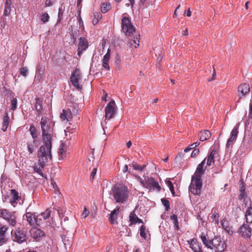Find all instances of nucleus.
<instances>
[{
    "instance_id": "nucleus-1",
    "label": "nucleus",
    "mask_w": 252,
    "mask_h": 252,
    "mask_svg": "<svg viewBox=\"0 0 252 252\" xmlns=\"http://www.w3.org/2000/svg\"><path fill=\"white\" fill-rule=\"evenodd\" d=\"M42 136L44 145L40 147L37 157L42 166L51 158L52 139L54 135L55 124L46 117H42L40 121Z\"/></svg>"
},
{
    "instance_id": "nucleus-2",
    "label": "nucleus",
    "mask_w": 252,
    "mask_h": 252,
    "mask_svg": "<svg viewBox=\"0 0 252 252\" xmlns=\"http://www.w3.org/2000/svg\"><path fill=\"white\" fill-rule=\"evenodd\" d=\"M127 187L123 184H116L112 189V194L116 203H124L129 196Z\"/></svg>"
},
{
    "instance_id": "nucleus-3",
    "label": "nucleus",
    "mask_w": 252,
    "mask_h": 252,
    "mask_svg": "<svg viewBox=\"0 0 252 252\" xmlns=\"http://www.w3.org/2000/svg\"><path fill=\"white\" fill-rule=\"evenodd\" d=\"M11 236L12 240L18 244L26 242L28 238L27 231L22 227L13 228L11 231Z\"/></svg>"
},
{
    "instance_id": "nucleus-4",
    "label": "nucleus",
    "mask_w": 252,
    "mask_h": 252,
    "mask_svg": "<svg viewBox=\"0 0 252 252\" xmlns=\"http://www.w3.org/2000/svg\"><path fill=\"white\" fill-rule=\"evenodd\" d=\"M0 218L5 220L10 227H14L17 225V217L14 212L0 207Z\"/></svg>"
},
{
    "instance_id": "nucleus-5",
    "label": "nucleus",
    "mask_w": 252,
    "mask_h": 252,
    "mask_svg": "<svg viewBox=\"0 0 252 252\" xmlns=\"http://www.w3.org/2000/svg\"><path fill=\"white\" fill-rule=\"evenodd\" d=\"M126 14H124L122 15L121 25L123 32L126 35L130 36L135 31V29L132 25L129 18L125 15Z\"/></svg>"
},
{
    "instance_id": "nucleus-6",
    "label": "nucleus",
    "mask_w": 252,
    "mask_h": 252,
    "mask_svg": "<svg viewBox=\"0 0 252 252\" xmlns=\"http://www.w3.org/2000/svg\"><path fill=\"white\" fill-rule=\"evenodd\" d=\"M202 186V181L201 178L192 176L189 191L193 194H199Z\"/></svg>"
},
{
    "instance_id": "nucleus-7",
    "label": "nucleus",
    "mask_w": 252,
    "mask_h": 252,
    "mask_svg": "<svg viewBox=\"0 0 252 252\" xmlns=\"http://www.w3.org/2000/svg\"><path fill=\"white\" fill-rule=\"evenodd\" d=\"M211 245L209 249H214L215 252H223L226 247L225 242L219 237H215L212 239Z\"/></svg>"
},
{
    "instance_id": "nucleus-8",
    "label": "nucleus",
    "mask_w": 252,
    "mask_h": 252,
    "mask_svg": "<svg viewBox=\"0 0 252 252\" xmlns=\"http://www.w3.org/2000/svg\"><path fill=\"white\" fill-rule=\"evenodd\" d=\"M239 126V123L237 124V125L233 128L232 130L230 133V136L229 139L227 140L226 147V148L229 149L232 148L233 145L235 141L236 140V138L238 134V129Z\"/></svg>"
},
{
    "instance_id": "nucleus-9",
    "label": "nucleus",
    "mask_w": 252,
    "mask_h": 252,
    "mask_svg": "<svg viewBox=\"0 0 252 252\" xmlns=\"http://www.w3.org/2000/svg\"><path fill=\"white\" fill-rule=\"evenodd\" d=\"M144 186L147 189H152L157 191H159L161 189V187L158 182L156 181L153 177L146 179L144 183Z\"/></svg>"
},
{
    "instance_id": "nucleus-10",
    "label": "nucleus",
    "mask_w": 252,
    "mask_h": 252,
    "mask_svg": "<svg viewBox=\"0 0 252 252\" xmlns=\"http://www.w3.org/2000/svg\"><path fill=\"white\" fill-rule=\"evenodd\" d=\"M250 88L249 85L246 83L240 84L238 87V93L239 99L236 101V103H239L242 97H244L246 94L249 93Z\"/></svg>"
},
{
    "instance_id": "nucleus-11",
    "label": "nucleus",
    "mask_w": 252,
    "mask_h": 252,
    "mask_svg": "<svg viewBox=\"0 0 252 252\" xmlns=\"http://www.w3.org/2000/svg\"><path fill=\"white\" fill-rule=\"evenodd\" d=\"M81 79V74L79 69H75L72 73L70 77V81L72 85L77 89H81L82 86L79 84V80Z\"/></svg>"
},
{
    "instance_id": "nucleus-12",
    "label": "nucleus",
    "mask_w": 252,
    "mask_h": 252,
    "mask_svg": "<svg viewBox=\"0 0 252 252\" xmlns=\"http://www.w3.org/2000/svg\"><path fill=\"white\" fill-rule=\"evenodd\" d=\"M8 224H4L0 220V244L2 245L6 242L7 239L6 237V232L8 229Z\"/></svg>"
},
{
    "instance_id": "nucleus-13",
    "label": "nucleus",
    "mask_w": 252,
    "mask_h": 252,
    "mask_svg": "<svg viewBox=\"0 0 252 252\" xmlns=\"http://www.w3.org/2000/svg\"><path fill=\"white\" fill-rule=\"evenodd\" d=\"M115 103L114 101H110L106 106L105 109L106 119H110L113 117L115 113Z\"/></svg>"
},
{
    "instance_id": "nucleus-14",
    "label": "nucleus",
    "mask_w": 252,
    "mask_h": 252,
    "mask_svg": "<svg viewBox=\"0 0 252 252\" xmlns=\"http://www.w3.org/2000/svg\"><path fill=\"white\" fill-rule=\"evenodd\" d=\"M89 43L88 40L84 37H81L79 39L78 44V55L79 57L81 56L83 52L86 50L88 48Z\"/></svg>"
},
{
    "instance_id": "nucleus-15",
    "label": "nucleus",
    "mask_w": 252,
    "mask_h": 252,
    "mask_svg": "<svg viewBox=\"0 0 252 252\" xmlns=\"http://www.w3.org/2000/svg\"><path fill=\"white\" fill-rule=\"evenodd\" d=\"M30 232L31 237L36 241H39L41 238L45 236L44 232L37 227L32 228Z\"/></svg>"
},
{
    "instance_id": "nucleus-16",
    "label": "nucleus",
    "mask_w": 252,
    "mask_h": 252,
    "mask_svg": "<svg viewBox=\"0 0 252 252\" xmlns=\"http://www.w3.org/2000/svg\"><path fill=\"white\" fill-rule=\"evenodd\" d=\"M189 247L193 252H202L201 247L199 245L196 239H191L188 241Z\"/></svg>"
},
{
    "instance_id": "nucleus-17",
    "label": "nucleus",
    "mask_w": 252,
    "mask_h": 252,
    "mask_svg": "<svg viewBox=\"0 0 252 252\" xmlns=\"http://www.w3.org/2000/svg\"><path fill=\"white\" fill-rule=\"evenodd\" d=\"M205 160L206 158L204 159L201 162L197 165L195 172L192 176L201 178L202 176L204 174L205 171L206 167L204 168Z\"/></svg>"
},
{
    "instance_id": "nucleus-18",
    "label": "nucleus",
    "mask_w": 252,
    "mask_h": 252,
    "mask_svg": "<svg viewBox=\"0 0 252 252\" xmlns=\"http://www.w3.org/2000/svg\"><path fill=\"white\" fill-rule=\"evenodd\" d=\"M239 233L243 237L249 238L251 236V228L248 224H243L239 229Z\"/></svg>"
},
{
    "instance_id": "nucleus-19",
    "label": "nucleus",
    "mask_w": 252,
    "mask_h": 252,
    "mask_svg": "<svg viewBox=\"0 0 252 252\" xmlns=\"http://www.w3.org/2000/svg\"><path fill=\"white\" fill-rule=\"evenodd\" d=\"M200 238L203 245L207 248H211V241L212 239H209L207 233L202 232L200 235Z\"/></svg>"
},
{
    "instance_id": "nucleus-20",
    "label": "nucleus",
    "mask_w": 252,
    "mask_h": 252,
    "mask_svg": "<svg viewBox=\"0 0 252 252\" xmlns=\"http://www.w3.org/2000/svg\"><path fill=\"white\" fill-rule=\"evenodd\" d=\"M110 58V51L109 49H108L106 54L103 56V59L102 60V67H104L107 70H110V66L109 65V61Z\"/></svg>"
},
{
    "instance_id": "nucleus-21",
    "label": "nucleus",
    "mask_w": 252,
    "mask_h": 252,
    "mask_svg": "<svg viewBox=\"0 0 252 252\" xmlns=\"http://www.w3.org/2000/svg\"><path fill=\"white\" fill-rule=\"evenodd\" d=\"M60 118L62 121L66 120L69 122L72 119V113L69 109L63 110V112L61 114Z\"/></svg>"
},
{
    "instance_id": "nucleus-22",
    "label": "nucleus",
    "mask_w": 252,
    "mask_h": 252,
    "mask_svg": "<svg viewBox=\"0 0 252 252\" xmlns=\"http://www.w3.org/2000/svg\"><path fill=\"white\" fill-rule=\"evenodd\" d=\"M198 136L201 141H204L211 137V133L210 131L208 130H204L199 132Z\"/></svg>"
},
{
    "instance_id": "nucleus-23",
    "label": "nucleus",
    "mask_w": 252,
    "mask_h": 252,
    "mask_svg": "<svg viewBox=\"0 0 252 252\" xmlns=\"http://www.w3.org/2000/svg\"><path fill=\"white\" fill-rule=\"evenodd\" d=\"M129 221H130V223L129 225H131L133 224H135L137 223H143V220L140 219H139L134 212L133 211L132 212L130 213L129 215Z\"/></svg>"
},
{
    "instance_id": "nucleus-24",
    "label": "nucleus",
    "mask_w": 252,
    "mask_h": 252,
    "mask_svg": "<svg viewBox=\"0 0 252 252\" xmlns=\"http://www.w3.org/2000/svg\"><path fill=\"white\" fill-rule=\"evenodd\" d=\"M139 37L140 35H137L136 37H134L133 39H129L128 45L129 47L131 48H136L139 45Z\"/></svg>"
},
{
    "instance_id": "nucleus-25",
    "label": "nucleus",
    "mask_w": 252,
    "mask_h": 252,
    "mask_svg": "<svg viewBox=\"0 0 252 252\" xmlns=\"http://www.w3.org/2000/svg\"><path fill=\"white\" fill-rule=\"evenodd\" d=\"M217 153V151L215 149H213L209 154L207 157V165L211 166L215 163L214 156Z\"/></svg>"
},
{
    "instance_id": "nucleus-26",
    "label": "nucleus",
    "mask_w": 252,
    "mask_h": 252,
    "mask_svg": "<svg viewBox=\"0 0 252 252\" xmlns=\"http://www.w3.org/2000/svg\"><path fill=\"white\" fill-rule=\"evenodd\" d=\"M27 220L31 225L36 224L35 216H33L32 214L30 212H27L25 215Z\"/></svg>"
},
{
    "instance_id": "nucleus-27",
    "label": "nucleus",
    "mask_w": 252,
    "mask_h": 252,
    "mask_svg": "<svg viewBox=\"0 0 252 252\" xmlns=\"http://www.w3.org/2000/svg\"><path fill=\"white\" fill-rule=\"evenodd\" d=\"M9 117L7 113L3 116L1 130L6 131L9 125Z\"/></svg>"
},
{
    "instance_id": "nucleus-28",
    "label": "nucleus",
    "mask_w": 252,
    "mask_h": 252,
    "mask_svg": "<svg viewBox=\"0 0 252 252\" xmlns=\"http://www.w3.org/2000/svg\"><path fill=\"white\" fill-rule=\"evenodd\" d=\"M119 213V208H117L115 209H114L110 214V217L109 219L110 220V221L111 223L112 224L114 223L115 220L117 219V215H118Z\"/></svg>"
},
{
    "instance_id": "nucleus-29",
    "label": "nucleus",
    "mask_w": 252,
    "mask_h": 252,
    "mask_svg": "<svg viewBox=\"0 0 252 252\" xmlns=\"http://www.w3.org/2000/svg\"><path fill=\"white\" fill-rule=\"evenodd\" d=\"M245 217L247 223H252V207H250L246 212Z\"/></svg>"
},
{
    "instance_id": "nucleus-30",
    "label": "nucleus",
    "mask_w": 252,
    "mask_h": 252,
    "mask_svg": "<svg viewBox=\"0 0 252 252\" xmlns=\"http://www.w3.org/2000/svg\"><path fill=\"white\" fill-rule=\"evenodd\" d=\"M35 142L33 140L32 142H28L27 143V149L29 153V155L32 154L35 151Z\"/></svg>"
},
{
    "instance_id": "nucleus-31",
    "label": "nucleus",
    "mask_w": 252,
    "mask_h": 252,
    "mask_svg": "<svg viewBox=\"0 0 252 252\" xmlns=\"http://www.w3.org/2000/svg\"><path fill=\"white\" fill-rule=\"evenodd\" d=\"M10 193L12 199L10 200L11 203L12 204L14 202H16V201L18 200L20 198L18 192L15 189H12L10 190Z\"/></svg>"
},
{
    "instance_id": "nucleus-32",
    "label": "nucleus",
    "mask_w": 252,
    "mask_h": 252,
    "mask_svg": "<svg viewBox=\"0 0 252 252\" xmlns=\"http://www.w3.org/2000/svg\"><path fill=\"white\" fill-rule=\"evenodd\" d=\"M29 131L30 132L31 135L32 136L33 140L34 141V142H35L36 139L37 137V131L36 128L33 125H32L30 126Z\"/></svg>"
},
{
    "instance_id": "nucleus-33",
    "label": "nucleus",
    "mask_w": 252,
    "mask_h": 252,
    "mask_svg": "<svg viewBox=\"0 0 252 252\" xmlns=\"http://www.w3.org/2000/svg\"><path fill=\"white\" fill-rule=\"evenodd\" d=\"M49 159V160H51V159H49H49H48L47 161V162H45V163H44L43 165V166H42V165H41V163H40V161H39V158H38V162H39V165H40V166H39V167H38V166H34V171L35 172H36V173H37L38 174H39V175H40L42 177H43V173H42V171H41V168H43L44 167V165H45V163H47V162L48 161Z\"/></svg>"
},
{
    "instance_id": "nucleus-34",
    "label": "nucleus",
    "mask_w": 252,
    "mask_h": 252,
    "mask_svg": "<svg viewBox=\"0 0 252 252\" xmlns=\"http://www.w3.org/2000/svg\"><path fill=\"white\" fill-rule=\"evenodd\" d=\"M93 24L94 25H96L99 20L101 18V14L100 12H94L93 14Z\"/></svg>"
},
{
    "instance_id": "nucleus-35",
    "label": "nucleus",
    "mask_w": 252,
    "mask_h": 252,
    "mask_svg": "<svg viewBox=\"0 0 252 252\" xmlns=\"http://www.w3.org/2000/svg\"><path fill=\"white\" fill-rule=\"evenodd\" d=\"M65 10V7H63V8L62 6L60 7L59 9V12H58V18L57 20V23H60L61 21V20L63 19V14L64 11Z\"/></svg>"
},
{
    "instance_id": "nucleus-36",
    "label": "nucleus",
    "mask_w": 252,
    "mask_h": 252,
    "mask_svg": "<svg viewBox=\"0 0 252 252\" xmlns=\"http://www.w3.org/2000/svg\"><path fill=\"white\" fill-rule=\"evenodd\" d=\"M219 213L215 211L212 215L211 216V219H212L213 221H215V223L216 224L218 225L219 223Z\"/></svg>"
},
{
    "instance_id": "nucleus-37",
    "label": "nucleus",
    "mask_w": 252,
    "mask_h": 252,
    "mask_svg": "<svg viewBox=\"0 0 252 252\" xmlns=\"http://www.w3.org/2000/svg\"><path fill=\"white\" fill-rule=\"evenodd\" d=\"M170 219L173 221L174 226L177 230H178L179 228V226L177 215L174 214L170 216Z\"/></svg>"
},
{
    "instance_id": "nucleus-38",
    "label": "nucleus",
    "mask_w": 252,
    "mask_h": 252,
    "mask_svg": "<svg viewBox=\"0 0 252 252\" xmlns=\"http://www.w3.org/2000/svg\"><path fill=\"white\" fill-rule=\"evenodd\" d=\"M35 108L37 111H40L42 108V101L39 98L35 99Z\"/></svg>"
},
{
    "instance_id": "nucleus-39",
    "label": "nucleus",
    "mask_w": 252,
    "mask_h": 252,
    "mask_svg": "<svg viewBox=\"0 0 252 252\" xmlns=\"http://www.w3.org/2000/svg\"><path fill=\"white\" fill-rule=\"evenodd\" d=\"M110 4L107 3H103L101 7V11L102 13L107 12L110 9Z\"/></svg>"
},
{
    "instance_id": "nucleus-40",
    "label": "nucleus",
    "mask_w": 252,
    "mask_h": 252,
    "mask_svg": "<svg viewBox=\"0 0 252 252\" xmlns=\"http://www.w3.org/2000/svg\"><path fill=\"white\" fill-rule=\"evenodd\" d=\"M161 201L162 204L165 207L166 211H169V210L170 209L169 201L165 198H162L161 199Z\"/></svg>"
},
{
    "instance_id": "nucleus-41",
    "label": "nucleus",
    "mask_w": 252,
    "mask_h": 252,
    "mask_svg": "<svg viewBox=\"0 0 252 252\" xmlns=\"http://www.w3.org/2000/svg\"><path fill=\"white\" fill-rule=\"evenodd\" d=\"M51 211L48 209H46L45 212L40 214L41 215L43 216V220H45L46 219H48L50 216Z\"/></svg>"
},
{
    "instance_id": "nucleus-42",
    "label": "nucleus",
    "mask_w": 252,
    "mask_h": 252,
    "mask_svg": "<svg viewBox=\"0 0 252 252\" xmlns=\"http://www.w3.org/2000/svg\"><path fill=\"white\" fill-rule=\"evenodd\" d=\"M43 216L41 215L40 214H39L35 216V219H36V224L37 225H40L43 222Z\"/></svg>"
},
{
    "instance_id": "nucleus-43",
    "label": "nucleus",
    "mask_w": 252,
    "mask_h": 252,
    "mask_svg": "<svg viewBox=\"0 0 252 252\" xmlns=\"http://www.w3.org/2000/svg\"><path fill=\"white\" fill-rule=\"evenodd\" d=\"M131 165L135 170L139 171H142L146 167L145 165H143L142 166H140L137 164H132Z\"/></svg>"
},
{
    "instance_id": "nucleus-44",
    "label": "nucleus",
    "mask_w": 252,
    "mask_h": 252,
    "mask_svg": "<svg viewBox=\"0 0 252 252\" xmlns=\"http://www.w3.org/2000/svg\"><path fill=\"white\" fill-rule=\"evenodd\" d=\"M240 195H239V199H242L243 198L245 195V187L244 185H243L240 189Z\"/></svg>"
},
{
    "instance_id": "nucleus-45",
    "label": "nucleus",
    "mask_w": 252,
    "mask_h": 252,
    "mask_svg": "<svg viewBox=\"0 0 252 252\" xmlns=\"http://www.w3.org/2000/svg\"><path fill=\"white\" fill-rule=\"evenodd\" d=\"M49 19V16L47 13H44L41 16V20L44 23L48 22Z\"/></svg>"
},
{
    "instance_id": "nucleus-46",
    "label": "nucleus",
    "mask_w": 252,
    "mask_h": 252,
    "mask_svg": "<svg viewBox=\"0 0 252 252\" xmlns=\"http://www.w3.org/2000/svg\"><path fill=\"white\" fill-rule=\"evenodd\" d=\"M145 227L144 225H142L140 227V236L144 238H146V234L145 233Z\"/></svg>"
},
{
    "instance_id": "nucleus-47",
    "label": "nucleus",
    "mask_w": 252,
    "mask_h": 252,
    "mask_svg": "<svg viewBox=\"0 0 252 252\" xmlns=\"http://www.w3.org/2000/svg\"><path fill=\"white\" fill-rule=\"evenodd\" d=\"M17 100L16 98H13L11 100V109L15 110L17 108Z\"/></svg>"
},
{
    "instance_id": "nucleus-48",
    "label": "nucleus",
    "mask_w": 252,
    "mask_h": 252,
    "mask_svg": "<svg viewBox=\"0 0 252 252\" xmlns=\"http://www.w3.org/2000/svg\"><path fill=\"white\" fill-rule=\"evenodd\" d=\"M28 72V70L26 67H23L21 68L20 74L22 76H23L24 77H26L27 75Z\"/></svg>"
},
{
    "instance_id": "nucleus-49",
    "label": "nucleus",
    "mask_w": 252,
    "mask_h": 252,
    "mask_svg": "<svg viewBox=\"0 0 252 252\" xmlns=\"http://www.w3.org/2000/svg\"><path fill=\"white\" fill-rule=\"evenodd\" d=\"M222 227L227 232H229V230L227 229V222L225 220H222L220 221Z\"/></svg>"
},
{
    "instance_id": "nucleus-50",
    "label": "nucleus",
    "mask_w": 252,
    "mask_h": 252,
    "mask_svg": "<svg viewBox=\"0 0 252 252\" xmlns=\"http://www.w3.org/2000/svg\"><path fill=\"white\" fill-rule=\"evenodd\" d=\"M199 153V149H194L191 154V157L192 158L195 157Z\"/></svg>"
},
{
    "instance_id": "nucleus-51",
    "label": "nucleus",
    "mask_w": 252,
    "mask_h": 252,
    "mask_svg": "<svg viewBox=\"0 0 252 252\" xmlns=\"http://www.w3.org/2000/svg\"><path fill=\"white\" fill-rule=\"evenodd\" d=\"M97 172V168H94L93 169L92 172H91V175H90V180H93L94 179V177L96 173Z\"/></svg>"
},
{
    "instance_id": "nucleus-52",
    "label": "nucleus",
    "mask_w": 252,
    "mask_h": 252,
    "mask_svg": "<svg viewBox=\"0 0 252 252\" xmlns=\"http://www.w3.org/2000/svg\"><path fill=\"white\" fill-rule=\"evenodd\" d=\"M61 146H63V147H61L59 149V156H61L62 157L63 156V154H64V153L65 152L64 150H63V147L64 146V144H62V145H61Z\"/></svg>"
},
{
    "instance_id": "nucleus-53",
    "label": "nucleus",
    "mask_w": 252,
    "mask_h": 252,
    "mask_svg": "<svg viewBox=\"0 0 252 252\" xmlns=\"http://www.w3.org/2000/svg\"><path fill=\"white\" fill-rule=\"evenodd\" d=\"M11 0H6L5 4V8H8V10L11 9Z\"/></svg>"
},
{
    "instance_id": "nucleus-54",
    "label": "nucleus",
    "mask_w": 252,
    "mask_h": 252,
    "mask_svg": "<svg viewBox=\"0 0 252 252\" xmlns=\"http://www.w3.org/2000/svg\"><path fill=\"white\" fill-rule=\"evenodd\" d=\"M165 182H166V184H167V185L168 186V187H169V189H174L173 185L172 183L169 180H166Z\"/></svg>"
},
{
    "instance_id": "nucleus-55",
    "label": "nucleus",
    "mask_w": 252,
    "mask_h": 252,
    "mask_svg": "<svg viewBox=\"0 0 252 252\" xmlns=\"http://www.w3.org/2000/svg\"><path fill=\"white\" fill-rule=\"evenodd\" d=\"M89 214H90L89 211L85 207L84 208V211L82 213V216H83L84 218H86L87 217H88L89 216Z\"/></svg>"
},
{
    "instance_id": "nucleus-56",
    "label": "nucleus",
    "mask_w": 252,
    "mask_h": 252,
    "mask_svg": "<svg viewBox=\"0 0 252 252\" xmlns=\"http://www.w3.org/2000/svg\"><path fill=\"white\" fill-rule=\"evenodd\" d=\"M53 4V0H46L45 1L46 6H50Z\"/></svg>"
},
{
    "instance_id": "nucleus-57",
    "label": "nucleus",
    "mask_w": 252,
    "mask_h": 252,
    "mask_svg": "<svg viewBox=\"0 0 252 252\" xmlns=\"http://www.w3.org/2000/svg\"><path fill=\"white\" fill-rule=\"evenodd\" d=\"M200 144V143L199 142H194L192 144H191V145H190V146L191 147V148L192 149H194L195 148H196V147H197Z\"/></svg>"
},
{
    "instance_id": "nucleus-58",
    "label": "nucleus",
    "mask_w": 252,
    "mask_h": 252,
    "mask_svg": "<svg viewBox=\"0 0 252 252\" xmlns=\"http://www.w3.org/2000/svg\"><path fill=\"white\" fill-rule=\"evenodd\" d=\"M215 76H216V72H215V69H214L213 73V75H212V77L211 78H209L208 79V81L210 82V81H212L213 80H214V77H215Z\"/></svg>"
},
{
    "instance_id": "nucleus-59",
    "label": "nucleus",
    "mask_w": 252,
    "mask_h": 252,
    "mask_svg": "<svg viewBox=\"0 0 252 252\" xmlns=\"http://www.w3.org/2000/svg\"><path fill=\"white\" fill-rule=\"evenodd\" d=\"M10 11H11V9H9V10H8V8H5L4 14L5 15H8V14L10 13Z\"/></svg>"
},
{
    "instance_id": "nucleus-60",
    "label": "nucleus",
    "mask_w": 252,
    "mask_h": 252,
    "mask_svg": "<svg viewBox=\"0 0 252 252\" xmlns=\"http://www.w3.org/2000/svg\"><path fill=\"white\" fill-rule=\"evenodd\" d=\"M185 13L188 17H190L191 16V11L189 9L186 12H185Z\"/></svg>"
},
{
    "instance_id": "nucleus-61",
    "label": "nucleus",
    "mask_w": 252,
    "mask_h": 252,
    "mask_svg": "<svg viewBox=\"0 0 252 252\" xmlns=\"http://www.w3.org/2000/svg\"><path fill=\"white\" fill-rule=\"evenodd\" d=\"M132 145V143L130 141H129L126 144V147L127 148H129Z\"/></svg>"
},
{
    "instance_id": "nucleus-62",
    "label": "nucleus",
    "mask_w": 252,
    "mask_h": 252,
    "mask_svg": "<svg viewBox=\"0 0 252 252\" xmlns=\"http://www.w3.org/2000/svg\"><path fill=\"white\" fill-rule=\"evenodd\" d=\"M128 171V165H126L125 166H124V172H126Z\"/></svg>"
},
{
    "instance_id": "nucleus-63",
    "label": "nucleus",
    "mask_w": 252,
    "mask_h": 252,
    "mask_svg": "<svg viewBox=\"0 0 252 252\" xmlns=\"http://www.w3.org/2000/svg\"><path fill=\"white\" fill-rule=\"evenodd\" d=\"M183 34L184 35H188V29H186L184 31V33Z\"/></svg>"
},
{
    "instance_id": "nucleus-64",
    "label": "nucleus",
    "mask_w": 252,
    "mask_h": 252,
    "mask_svg": "<svg viewBox=\"0 0 252 252\" xmlns=\"http://www.w3.org/2000/svg\"><path fill=\"white\" fill-rule=\"evenodd\" d=\"M172 194L173 195V196H175V191H174V189H170Z\"/></svg>"
}]
</instances>
